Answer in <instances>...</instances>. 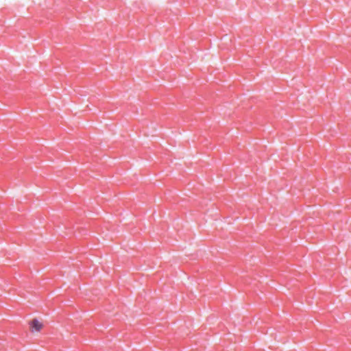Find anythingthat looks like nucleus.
I'll return each mask as SVG.
<instances>
[{
	"instance_id": "1",
	"label": "nucleus",
	"mask_w": 351,
	"mask_h": 351,
	"mask_svg": "<svg viewBox=\"0 0 351 351\" xmlns=\"http://www.w3.org/2000/svg\"><path fill=\"white\" fill-rule=\"evenodd\" d=\"M29 324L32 330H35L36 331H40L43 327V324L36 319H32Z\"/></svg>"
}]
</instances>
